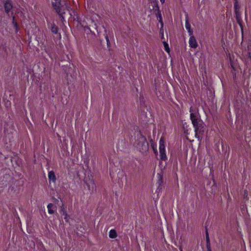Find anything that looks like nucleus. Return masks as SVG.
Returning <instances> with one entry per match:
<instances>
[{
	"label": "nucleus",
	"instance_id": "nucleus-12",
	"mask_svg": "<svg viewBox=\"0 0 251 251\" xmlns=\"http://www.w3.org/2000/svg\"><path fill=\"white\" fill-rule=\"evenodd\" d=\"M206 248L207 250L211 249L209 238L207 232H206Z\"/></svg>",
	"mask_w": 251,
	"mask_h": 251
},
{
	"label": "nucleus",
	"instance_id": "nucleus-9",
	"mask_svg": "<svg viewBox=\"0 0 251 251\" xmlns=\"http://www.w3.org/2000/svg\"><path fill=\"white\" fill-rule=\"evenodd\" d=\"M185 28L188 30L189 35H192L193 33V30L191 29V25L189 23L188 19L186 18L185 20Z\"/></svg>",
	"mask_w": 251,
	"mask_h": 251
},
{
	"label": "nucleus",
	"instance_id": "nucleus-13",
	"mask_svg": "<svg viewBox=\"0 0 251 251\" xmlns=\"http://www.w3.org/2000/svg\"><path fill=\"white\" fill-rule=\"evenodd\" d=\"M163 45H164V49L167 52H170V49H169V45L168 44L165 42V41H164L163 42Z\"/></svg>",
	"mask_w": 251,
	"mask_h": 251
},
{
	"label": "nucleus",
	"instance_id": "nucleus-7",
	"mask_svg": "<svg viewBox=\"0 0 251 251\" xmlns=\"http://www.w3.org/2000/svg\"><path fill=\"white\" fill-rule=\"evenodd\" d=\"M48 211L49 214H52L56 210V207L54 206L52 203H49L47 206Z\"/></svg>",
	"mask_w": 251,
	"mask_h": 251
},
{
	"label": "nucleus",
	"instance_id": "nucleus-5",
	"mask_svg": "<svg viewBox=\"0 0 251 251\" xmlns=\"http://www.w3.org/2000/svg\"><path fill=\"white\" fill-rule=\"evenodd\" d=\"M190 37L189 40V44L191 48L196 49L198 47V43L196 39L192 34L190 35Z\"/></svg>",
	"mask_w": 251,
	"mask_h": 251
},
{
	"label": "nucleus",
	"instance_id": "nucleus-6",
	"mask_svg": "<svg viewBox=\"0 0 251 251\" xmlns=\"http://www.w3.org/2000/svg\"><path fill=\"white\" fill-rule=\"evenodd\" d=\"M13 6L10 0H7L4 3V9L6 13H8L12 8Z\"/></svg>",
	"mask_w": 251,
	"mask_h": 251
},
{
	"label": "nucleus",
	"instance_id": "nucleus-2",
	"mask_svg": "<svg viewBox=\"0 0 251 251\" xmlns=\"http://www.w3.org/2000/svg\"><path fill=\"white\" fill-rule=\"evenodd\" d=\"M52 4L56 12L60 15H62L67 8L65 0H53Z\"/></svg>",
	"mask_w": 251,
	"mask_h": 251
},
{
	"label": "nucleus",
	"instance_id": "nucleus-11",
	"mask_svg": "<svg viewBox=\"0 0 251 251\" xmlns=\"http://www.w3.org/2000/svg\"><path fill=\"white\" fill-rule=\"evenodd\" d=\"M61 212H62V214L64 216V219L65 220V221L68 222L69 221V216L67 214L66 211H64L62 209L61 210Z\"/></svg>",
	"mask_w": 251,
	"mask_h": 251
},
{
	"label": "nucleus",
	"instance_id": "nucleus-3",
	"mask_svg": "<svg viewBox=\"0 0 251 251\" xmlns=\"http://www.w3.org/2000/svg\"><path fill=\"white\" fill-rule=\"evenodd\" d=\"M137 149L141 152H146L148 150V143L145 137L141 136L136 144Z\"/></svg>",
	"mask_w": 251,
	"mask_h": 251
},
{
	"label": "nucleus",
	"instance_id": "nucleus-16",
	"mask_svg": "<svg viewBox=\"0 0 251 251\" xmlns=\"http://www.w3.org/2000/svg\"><path fill=\"white\" fill-rule=\"evenodd\" d=\"M105 38H106V41H107V42L108 43L109 42V39H108V37L106 36Z\"/></svg>",
	"mask_w": 251,
	"mask_h": 251
},
{
	"label": "nucleus",
	"instance_id": "nucleus-15",
	"mask_svg": "<svg viewBox=\"0 0 251 251\" xmlns=\"http://www.w3.org/2000/svg\"><path fill=\"white\" fill-rule=\"evenodd\" d=\"M234 8L235 9L236 13L237 14V12H238V5H237V4L236 3H235Z\"/></svg>",
	"mask_w": 251,
	"mask_h": 251
},
{
	"label": "nucleus",
	"instance_id": "nucleus-14",
	"mask_svg": "<svg viewBox=\"0 0 251 251\" xmlns=\"http://www.w3.org/2000/svg\"><path fill=\"white\" fill-rule=\"evenodd\" d=\"M52 32L56 34L58 32V28L55 25H52L51 28Z\"/></svg>",
	"mask_w": 251,
	"mask_h": 251
},
{
	"label": "nucleus",
	"instance_id": "nucleus-18",
	"mask_svg": "<svg viewBox=\"0 0 251 251\" xmlns=\"http://www.w3.org/2000/svg\"><path fill=\"white\" fill-rule=\"evenodd\" d=\"M13 23L15 24V25H17V24L16 23L14 22V17H13Z\"/></svg>",
	"mask_w": 251,
	"mask_h": 251
},
{
	"label": "nucleus",
	"instance_id": "nucleus-1",
	"mask_svg": "<svg viewBox=\"0 0 251 251\" xmlns=\"http://www.w3.org/2000/svg\"><path fill=\"white\" fill-rule=\"evenodd\" d=\"M190 119L193 126L195 128V136L197 137L198 134L203 132V124L201 120L200 116L197 113L191 112Z\"/></svg>",
	"mask_w": 251,
	"mask_h": 251
},
{
	"label": "nucleus",
	"instance_id": "nucleus-8",
	"mask_svg": "<svg viewBox=\"0 0 251 251\" xmlns=\"http://www.w3.org/2000/svg\"><path fill=\"white\" fill-rule=\"evenodd\" d=\"M48 177L50 181L55 182L56 181V176L53 171H50L48 173Z\"/></svg>",
	"mask_w": 251,
	"mask_h": 251
},
{
	"label": "nucleus",
	"instance_id": "nucleus-19",
	"mask_svg": "<svg viewBox=\"0 0 251 251\" xmlns=\"http://www.w3.org/2000/svg\"><path fill=\"white\" fill-rule=\"evenodd\" d=\"M159 18H160V21H161V16H160Z\"/></svg>",
	"mask_w": 251,
	"mask_h": 251
},
{
	"label": "nucleus",
	"instance_id": "nucleus-20",
	"mask_svg": "<svg viewBox=\"0 0 251 251\" xmlns=\"http://www.w3.org/2000/svg\"><path fill=\"white\" fill-rule=\"evenodd\" d=\"M207 251H211V250L209 249V250H207Z\"/></svg>",
	"mask_w": 251,
	"mask_h": 251
},
{
	"label": "nucleus",
	"instance_id": "nucleus-4",
	"mask_svg": "<svg viewBox=\"0 0 251 251\" xmlns=\"http://www.w3.org/2000/svg\"><path fill=\"white\" fill-rule=\"evenodd\" d=\"M164 139L161 137L159 141V152L160 159L162 160H166L167 156L165 153V146Z\"/></svg>",
	"mask_w": 251,
	"mask_h": 251
},
{
	"label": "nucleus",
	"instance_id": "nucleus-10",
	"mask_svg": "<svg viewBox=\"0 0 251 251\" xmlns=\"http://www.w3.org/2000/svg\"><path fill=\"white\" fill-rule=\"evenodd\" d=\"M109 236L110 238H115L117 236L116 231L114 229H111L109 233Z\"/></svg>",
	"mask_w": 251,
	"mask_h": 251
},
{
	"label": "nucleus",
	"instance_id": "nucleus-17",
	"mask_svg": "<svg viewBox=\"0 0 251 251\" xmlns=\"http://www.w3.org/2000/svg\"><path fill=\"white\" fill-rule=\"evenodd\" d=\"M160 0L162 3H164L165 2V0Z\"/></svg>",
	"mask_w": 251,
	"mask_h": 251
}]
</instances>
